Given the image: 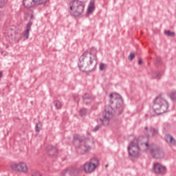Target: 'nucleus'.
Returning a JSON list of instances; mask_svg holds the SVG:
<instances>
[{
	"instance_id": "f257e3e1",
	"label": "nucleus",
	"mask_w": 176,
	"mask_h": 176,
	"mask_svg": "<svg viewBox=\"0 0 176 176\" xmlns=\"http://www.w3.org/2000/svg\"><path fill=\"white\" fill-rule=\"evenodd\" d=\"M142 138L140 137L137 140H132L128 146V152L129 156L132 157H138V151H145L148 149L153 159H162L164 157L163 150L156 145L149 144L148 142H142Z\"/></svg>"
},
{
	"instance_id": "f03ea898",
	"label": "nucleus",
	"mask_w": 176,
	"mask_h": 176,
	"mask_svg": "<svg viewBox=\"0 0 176 176\" xmlns=\"http://www.w3.org/2000/svg\"><path fill=\"white\" fill-rule=\"evenodd\" d=\"M109 98L110 104L104 106V110L102 114V118L97 120L98 123H101L102 126H108L109 120L113 118L115 113L122 115L123 112V98L122 96L111 94Z\"/></svg>"
},
{
	"instance_id": "7ed1b4c3",
	"label": "nucleus",
	"mask_w": 176,
	"mask_h": 176,
	"mask_svg": "<svg viewBox=\"0 0 176 176\" xmlns=\"http://www.w3.org/2000/svg\"><path fill=\"white\" fill-rule=\"evenodd\" d=\"M97 50L85 51L78 59V67L82 72H91L97 67Z\"/></svg>"
},
{
	"instance_id": "20e7f679",
	"label": "nucleus",
	"mask_w": 176,
	"mask_h": 176,
	"mask_svg": "<svg viewBox=\"0 0 176 176\" xmlns=\"http://www.w3.org/2000/svg\"><path fill=\"white\" fill-rule=\"evenodd\" d=\"M73 144L75 146H78V151L80 155H86L87 152L91 151V145H94V140L86 139L85 136H79V135L76 134L73 138Z\"/></svg>"
},
{
	"instance_id": "39448f33",
	"label": "nucleus",
	"mask_w": 176,
	"mask_h": 176,
	"mask_svg": "<svg viewBox=\"0 0 176 176\" xmlns=\"http://www.w3.org/2000/svg\"><path fill=\"white\" fill-rule=\"evenodd\" d=\"M153 109L157 115H163L168 109V102L162 96H157L153 100Z\"/></svg>"
},
{
	"instance_id": "423d86ee",
	"label": "nucleus",
	"mask_w": 176,
	"mask_h": 176,
	"mask_svg": "<svg viewBox=\"0 0 176 176\" xmlns=\"http://www.w3.org/2000/svg\"><path fill=\"white\" fill-rule=\"evenodd\" d=\"M69 5L70 14L73 17H79L85 12V3L79 0H72Z\"/></svg>"
},
{
	"instance_id": "0eeeda50",
	"label": "nucleus",
	"mask_w": 176,
	"mask_h": 176,
	"mask_svg": "<svg viewBox=\"0 0 176 176\" xmlns=\"http://www.w3.org/2000/svg\"><path fill=\"white\" fill-rule=\"evenodd\" d=\"M50 0H23V5L28 9H31L34 6L39 5H46Z\"/></svg>"
},
{
	"instance_id": "6e6552de",
	"label": "nucleus",
	"mask_w": 176,
	"mask_h": 176,
	"mask_svg": "<svg viewBox=\"0 0 176 176\" xmlns=\"http://www.w3.org/2000/svg\"><path fill=\"white\" fill-rule=\"evenodd\" d=\"M82 169L72 167L62 171V176H80Z\"/></svg>"
},
{
	"instance_id": "1a4fd4ad",
	"label": "nucleus",
	"mask_w": 176,
	"mask_h": 176,
	"mask_svg": "<svg viewBox=\"0 0 176 176\" xmlns=\"http://www.w3.org/2000/svg\"><path fill=\"white\" fill-rule=\"evenodd\" d=\"M12 170L14 171H19L21 173H27L28 171V168H27V164L24 162H20L19 164H12L10 165Z\"/></svg>"
},
{
	"instance_id": "9d476101",
	"label": "nucleus",
	"mask_w": 176,
	"mask_h": 176,
	"mask_svg": "<svg viewBox=\"0 0 176 176\" xmlns=\"http://www.w3.org/2000/svg\"><path fill=\"white\" fill-rule=\"evenodd\" d=\"M83 104L85 105H90L91 102L94 100V96L91 94L85 93L82 97Z\"/></svg>"
},
{
	"instance_id": "9b49d317",
	"label": "nucleus",
	"mask_w": 176,
	"mask_h": 176,
	"mask_svg": "<svg viewBox=\"0 0 176 176\" xmlns=\"http://www.w3.org/2000/svg\"><path fill=\"white\" fill-rule=\"evenodd\" d=\"M153 170L155 174H166V166H163L159 163L153 165Z\"/></svg>"
},
{
	"instance_id": "f8f14e48",
	"label": "nucleus",
	"mask_w": 176,
	"mask_h": 176,
	"mask_svg": "<svg viewBox=\"0 0 176 176\" xmlns=\"http://www.w3.org/2000/svg\"><path fill=\"white\" fill-rule=\"evenodd\" d=\"M96 168L94 166V164H91L90 162H86L83 165V170L85 173H93Z\"/></svg>"
},
{
	"instance_id": "ddd939ff",
	"label": "nucleus",
	"mask_w": 176,
	"mask_h": 176,
	"mask_svg": "<svg viewBox=\"0 0 176 176\" xmlns=\"http://www.w3.org/2000/svg\"><path fill=\"white\" fill-rule=\"evenodd\" d=\"M57 148H56V146H53L52 145H48L47 146V151L48 155H50V156H54V155L56 154L57 153Z\"/></svg>"
},
{
	"instance_id": "4468645a",
	"label": "nucleus",
	"mask_w": 176,
	"mask_h": 176,
	"mask_svg": "<svg viewBox=\"0 0 176 176\" xmlns=\"http://www.w3.org/2000/svg\"><path fill=\"white\" fill-rule=\"evenodd\" d=\"M96 10V0H90L88 8H87V12L88 13H93L94 10Z\"/></svg>"
},
{
	"instance_id": "2eb2a0df",
	"label": "nucleus",
	"mask_w": 176,
	"mask_h": 176,
	"mask_svg": "<svg viewBox=\"0 0 176 176\" xmlns=\"http://www.w3.org/2000/svg\"><path fill=\"white\" fill-rule=\"evenodd\" d=\"M164 140L167 144H170L171 145H174L176 142L175 139L174 138L168 134L165 135Z\"/></svg>"
},
{
	"instance_id": "dca6fc26",
	"label": "nucleus",
	"mask_w": 176,
	"mask_h": 176,
	"mask_svg": "<svg viewBox=\"0 0 176 176\" xmlns=\"http://www.w3.org/2000/svg\"><path fill=\"white\" fill-rule=\"evenodd\" d=\"M53 104L55 107L56 109H61L63 108V104L60 100H54Z\"/></svg>"
},
{
	"instance_id": "f3484780",
	"label": "nucleus",
	"mask_w": 176,
	"mask_h": 176,
	"mask_svg": "<svg viewBox=\"0 0 176 176\" xmlns=\"http://www.w3.org/2000/svg\"><path fill=\"white\" fill-rule=\"evenodd\" d=\"M89 163H91V164H94V167H96L97 168V167L100 163V161L96 157H93L91 160V162Z\"/></svg>"
},
{
	"instance_id": "a211bd4d",
	"label": "nucleus",
	"mask_w": 176,
	"mask_h": 176,
	"mask_svg": "<svg viewBox=\"0 0 176 176\" xmlns=\"http://www.w3.org/2000/svg\"><path fill=\"white\" fill-rule=\"evenodd\" d=\"M150 133L152 134V137H154V135H157L159 134V129L151 127L149 129Z\"/></svg>"
},
{
	"instance_id": "6ab92c4d",
	"label": "nucleus",
	"mask_w": 176,
	"mask_h": 176,
	"mask_svg": "<svg viewBox=\"0 0 176 176\" xmlns=\"http://www.w3.org/2000/svg\"><path fill=\"white\" fill-rule=\"evenodd\" d=\"M162 78V73L160 72H155L153 74V79H160Z\"/></svg>"
},
{
	"instance_id": "aec40b11",
	"label": "nucleus",
	"mask_w": 176,
	"mask_h": 176,
	"mask_svg": "<svg viewBox=\"0 0 176 176\" xmlns=\"http://www.w3.org/2000/svg\"><path fill=\"white\" fill-rule=\"evenodd\" d=\"M41 127H42V123H41V122L36 123L35 132L39 133V131H41Z\"/></svg>"
},
{
	"instance_id": "412c9836",
	"label": "nucleus",
	"mask_w": 176,
	"mask_h": 176,
	"mask_svg": "<svg viewBox=\"0 0 176 176\" xmlns=\"http://www.w3.org/2000/svg\"><path fill=\"white\" fill-rule=\"evenodd\" d=\"M79 113H80V116H82V118H83V116H86V115H87V109L86 108L81 109L79 111Z\"/></svg>"
},
{
	"instance_id": "4be33fe9",
	"label": "nucleus",
	"mask_w": 176,
	"mask_h": 176,
	"mask_svg": "<svg viewBox=\"0 0 176 176\" xmlns=\"http://www.w3.org/2000/svg\"><path fill=\"white\" fill-rule=\"evenodd\" d=\"M170 98L172 101H176V91H173L170 94Z\"/></svg>"
},
{
	"instance_id": "5701e85b",
	"label": "nucleus",
	"mask_w": 176,
	"mask_h": 176,
	"mask_svg": "<svg viewBox=\"0 0 176 176\" xmlns=\"http://www.w3.org/2000/svg\"><path fill=\"white\" fill-rule=\"evenodd\" d=\"M107 67H108L107 64L101 63L99 65V69H100V71H104V69H105L107 68Z\"/></svg>"
},
{
	"instance_id": "b1692460",
	"label": "nucleus",
	"mask_w": 176,
	"mask_h": 176,
	"mask_svg": "<svg viewBox=\"0 0 176 176\" xmlns=\"http://www.w3.org/2000/svg\"><path fill=\"white\" fill-rule=\"evenodd\" d=\"M164 34H166V35H167L168 36H175V33L170 30L165 31Z\"/></svg>"
},
{
	"instance_id": "393cba45",
	"label": "nucleus",
	"mask_w": 176,
	"mask_h": 176,
	"mask_svg": "<svg viewBox=\"0 0 176 176\" xmlns=\"http://www.w3.org/2000/svg\"><path fill=\"white\" fill-rule=\"evenodd\" d=\"M6 3H8V0H0V9H3Z\"/></svg>"
},
{
	"instance_id": "a878e982",
	"label": "nucleus",
	"mask_w": 176,
	"mask_h": 176,
	"mask_svg": "<svg viewBox=\"0 0 176 176\" xmlns=\"http://www.w3.org/2000/svg\"><path fill=\"white\" fill-rule=\"evenodd\" d=\"M144 134L146 137L147 140H149V133H148V126H145L144 130Z\"/></svg>"
},
{
	"instance_id": "bb28decb",
	"label": "nucleus",
	"mask_w": 176,
	"mask_h": 176,
	"mask_svg": "<svg viewBox=\"0 0 176 176\" xmlns=\"http://www.w3.org/2000/svg\"><path fill=\"white\" fill-rule=\"evenodd\" d=\"M33 22L32 21H29L28 24L26 25V30H29L31 31V27L32 26Z\"/></svg>"
},
{
	"instance_id": "cd10ccee",
	"label": "nucleus",
	"mask_w": 176,
	"mask_h": 176,
	"mask_svg": "<svg viewBox=\"0 0 176 176\" xmlns=\"http://www.w3.org/2000/svg\"><path fill=\"white\" fill-rule=\"evenodd\" d=\"M23 36H25L26 38V39H28V38L30 36V30H25L23 32Z\"/></svg>"
},
{
	"instance_id": "c85d7f7f",
	"label": "nucleus",
	"mask_w": 176,
	"mask_h": 176,
	"mask_svg": "<svg viewBox=\"0 0 176 176\" xmlns=\"http://www.w3.org/2000/svg\"><path fill=\"white\" fill-rule=\"evenodd\" d=\"M134 57H135V54L130 53L129 56H128V58L129 60H130V61H133V60H134Z\"/></svg>"
},
{
	"instance_id": "c756f323",
	"label": "nucleus",
	"mask_w": 176,
	"mask_h": 176,
	"mask_svg": "<svg viewBox=\"0 0 176 176\" xmlns=\"http://www.w3.org/2000/svg\"><path fill=\"white\" fill-rule=\"evenodd\" d=\"M5 17V12L3 11H0V21H2Z\"/></svg>"
},
{
	"instance_id": "7c9ffc66",
	"label": "nucleus",
	"mask_w": 176,
	"mask_h": 176,
	"mask_svg": "<svg viewBox=\"0 0 176 176\" xmlns=\"http://www.w3.org/2000/svg\"><path fill=\"white\" fill-rule=\"evenodd\" d=\"M101 129V125H97L96 127L94 128L93 131H98Z\"/></svg>"
},
{
	"instance_id": "2f4dec72",
	"label": "nucleus",
	"mask_w": 176,
	"mask_h": 176,
	"mask_svg": "<svg viewBox=\"0 0 176 176\" xmlns=\"http://www.w3.org/2000/svg\"><path fill=\"white\" fill-rule=\"evenodd\" d=\"M32 176H42V174L38 171H36L32 175Z\"/></svg>"
},
{
	"instance_id": "473e14b6",
	"label": "nucleus",
	"mask_w": 176,
	"mask_h": 176,
	"mask_svg": "<svg viewBox=\"0 0 176 176\" xmlns=\"http://www.w3.org/2000/svg\"><path fill=\"white\" fill-rule=\"evenodd\" d=\"M156 63H157V64H160V63H161L160 58H157Z\"/></svg>"
},
{
	"instance_id": "72a5a7b5",
	"label": "nucleus",
	"mask_w": 176,
	"mask_h": 176,
	"mask_svg": "<svg viewBox=\"0 0 176 176\" xmlns=\"http://www.w3.org/2000/svg\"><path fill=\"white\" fill-rule=\"evenodd\" d=\"M141 64H142V60L140 59V60H138V65H141Z\"/></svg>"
},
{
	"instance_id": "f704fd0d",
	"label": "nucleus",
	"mask_w": 176,
	"mask_h": 176,
	"mask_svg": "<svg viewBox=\"0 0 176 176\" xmlns=\"http://www.w3.org/2000/svg\"><path fill=\"white\" fill-rule=\"evenodd\" d=\"M30 19H34V14H31Z\"/></svg>"
},
{
	"instance_id": "c9c22d12",
	"label": "nucleus",
	"mask_w": 176,
	"mask_h": 176,
	"mask_svg": "<svg viewBox=\"0 0 176 176\" xmlns=\"http://www.w3.org/2000/svg\"><path fill=\"white\" fill-rule=\"evenodd\" d=\"M105 167H108V165H105Z\"/></svg>"
}]
</instances>
